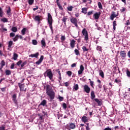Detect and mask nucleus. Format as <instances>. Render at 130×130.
<instances>
[{"label":"nucleus","mask_w":130,"mask_h":130,"mask_svg":"<svg viewBox=\"0 0 130 130\" xmlns=\"http://www.w3.org/2000/svg\"><path fill=\"white\" fill-rule=\"evenodd\" d=\"M125 10H126L125 8H122V9L120 10V12L123 13V12H125Z\"/></svg>","instance_id":"obj_58"},{"label":"nucleus","mask_w":130,"mask_h":130,"mask_svg":"<svg viewBox=\"0 0 130 130\" xmlns=\"http://www.w3.org/2000/svg\"><path fill=\"white\" fill-rule=\"evenodd\" d=\"M116 25H117L116 24V21H114L113 22V30H116Z\"/></svg>","instance_id":"obj_31"},{"label":"nucleus","mask_w":130,"mask_h":130,"mask_svg":"<svg viewBox=\"0 0 130 130\" xmlns=\"http://www.w3.org/2000/svg\"><path fill=\"white\" fill-rule=\"evenodd\" d=\"M35 21H37L39 22V24L40 23V21H41V19H40V17H39V15L36 16L34 18Z\"/></svg>","instance_id":"obj_17"},{"label":"nucleus","mask_w":130,"mask_h":130,"mask_svg":"<svg viewBox=\"0 0 130 130\" xmlns=\"http://www.w3.org/2000/svg\"><path fill=\"white\" fill-rule=\"evenodd\" d=\"M58 99L60 102L63 101V97L60 96V95L58 96Z\"/></svg>","instance_id":"obj_52"},{"label":"nucleus","mask_w":130,"mask_h":130,"mask_svg":"<svg viewBox=\"0 0 130 130\" xmlns=\"http://www.w3.org/2000/svg\"><path fill=\"white\" fill-rule=\"evenodd\" d=\"M7 14L8 16H11V7L8 8V10L7 11Z\"/></svg>","instance_id":"obj_34"},{"label":"nucleus","mask_w":130,"mask_h":130,"mask_svg":"<svg viewBox=\"0 0 130 130\" xmlns=\"http://www.w3.org/2000/svg\"><path fill=\"white\" fill-rule=\"evenodd\" d=\"M23 62V61L22 60H19V61H18L16 63V66H18V67H20V66H21L22 64V63Z\"/></svg>","instance_id":"obj_44"},{"label":"nucleus","mask_w":130,"mask_h":130,"mask_svg":"<svg viewBox=\"0 0 130 130\" xmlns=\"http://www.w3.org/2000/svg\"><path fill=\"white\" fill-rule=\"evenodd\" d=\"M127 56L130 58V51H129L127 53Z\"/></svg>","instance_id":"obj_64"},{"label":"nucleus","mask_w":130,"mask_h":130,"mask_svg":"<svg viewBox=\"0 0 130 130\" xmlns=\"http://www.w3.org/2000/svg\"><path fill=\"white\" fill-rule=\"evenodd\" d=\"M83 89L84 92L87 93V94H89V93H90V91H91V88L89 87V86H88V85H84Z\"/></svg>","instance_id":"obj_8"},{"label":"nucleus","mask_w":130,"mask_h":130,"mask_svg":"<svg viewBox=\"0 0 130 130\" xmlns=\"http://www.w3.org/2000/svg\"><path fill=\"white\" fill-rule=\"evenodd\" d=\"M38 42H37V41L36 40H32V44L34 45H37Z\"/></svg>","instance_id":"obj_51"},{"label":"nucleus","mask_w":130,"mask_h":130,"mask_svg":"<svg viewBox=\"0 0 130 130\" xmlns=\"http://www.w3.org/2000/svg\"><path fill=\"white\" fill-rule=\"evenodd\" d=\"M44 76L45 77H47L49 79L51 80V82H53L54 81L53 79V74L52 73V71H51V69H48L44 73Z\"/></svg>","instance_id":"obj_2"},{"label":"nucleus","mask_w":130,"mask_h":130,"mask_svg":"<svg viewBox=\"0 0 130 130\" xmlns=\"http://www.w3.org/2000/svg\"><path fill=\"white\" fill-rule=\"evenodd\" d=\"M48 23L49 24V27L51 29V31L52 32H53V28L52 27V22H53V20H52V16H51V14H50V13H48Z\"/></svg>","instance_id":"obj_3"},{"label":"nucleus","mask_w":130,"mask_h":130,"mask_svg":"<svg viewBox=\"0 0 130 130\" xmlns=\"http://www.w3.org/2000/svg\"><path fill=\"white\" fill-rule=\"evenodd\" d=\"M44 89L46 88V94L50 97V100H53L55 98V92L52 89L51 86L47 85L46 86H44Z\"/></svg>","instance_id":"obj_1"},{"label":"nucleus","mask_w":130,"mask_h":130,"mask_svg":"<svg viewBox=\"0 0 130 130\" xmlns=\"http://www.w3.org/2000/svg\"><path fill=\"white\" fill-rule=\"evenodd\" d=\"M126 74L127 77H128V78H130V71L128 70V69H127L126 70Z\"/></svg>","instance_id":"obj_30"},{"label":"nucleus","mask_w":130,"mask_h":130,"mask_svg":"<svg viewBox=\"0 0 130 130\" xmlns=\"http://www.w3.org/2000/svg\"><path fill=\"white\" fill-rule=\"evenodd\" d=\"M18 54L17 53H14L13 54V59H14V60H17V58H18Z\"/></svg>","instance_id":"obj_29"},{"label":"nucleus","mask_w":130,"mask_h":130,"mask_svg":"<svg viewBox=\"0 0 130 130\" xmlns=\"http://www.w3.org/2000/svg\"><path fill=\"white\" fill-rule=\"evenodd\" d=\"M98 7H99V9H100L101 10L103 9V8L102 7V4H101V2H98Z\"/></svg>","instance_id":"obj_36"},{"label":"nucleus","mask_w":130,"mask_h":130,"mask_svg":"<svg viewBox=\"0 0 130 130\" xmlns=\"http://www.w3.org/2000/svg\"><path fill=\"white\" fill-rule=\"evenodd\" d=\"M121 82V80H119V79L115 80V83H117V84H118V83H120Z\"/></svg>","instance_id":"obj_55"},{"label":"nucleus","mask_w":130,"mask_h":130,"mask_svg":"<svg viewBox=\"0 0 130 130\" xmlns=\"http://www.w3.org/2000/svg\"><path fill=\"white\" fill-rule=\"evenodd\" d=\"M5 127L4 126L2 127L0 126V130H5Z\"/></svg>","instance_id":"obj_63"},{"label":"nucleus","mask_w":130,"mask_h":130,"mask_svg":"<svg viewBox=\"0 0 130 130\" xmlns=\"http://www.w3.org/2000/svg\"><path fill=\"white\" fill-rule=\"evenodd\" d=\"M74 52L76 55H80V51H79V50L76 49L74 50Z\"/></svg>","instance_id":"obj_38"},{"label":"nucleus","mask_w":130,"mask_h":130,"mask_svg":"<svg viewBox=\"0 0 130 130\" xmlns=\"http://www.w3.org/2000/svg\"><path fill=\"white\" fill-rule=\"evenodd\" d=\"M87 8H82V13H83V14H84V15H86V14H87Z\"/></svg>","instance_id":"obj_27"},{"label":"nucleus","mask_w":130,"mask_h":130,"mask_svg":"<svg viewBox=\"0 0 130 130\" xmlns=\"http://www.w3.org/2000/svg\"><path fill=\"white\" fill-rule=\"evenodd\" d=\"M38 115L40 117V119L42 121H44V118H45V115Z\"/></svg>","instance_id":"obj_24"},{"label":"nucleus","mask_w":130,"mask_h":130,"mask_svg":"<svg viewBox=\"0 0 130 130\" xmlns=\"http://www.w3.org/2000/svg\"><path fill=\"white\" fill-rule=\"evenodd\" d=\"M74 90H75V91H78V90H79V85L75 84L74 86Z\"/></svg>","instance_id":"obj_37"},{"label":"nucleus","mask_w":130,"mask_h":130,"mask_svg":"<svg viewBox=\"0 0 130 130\" xmlns=\"http://www.w3.org/2000/svg\"><path fill=\"white\" fill-rule=\"evenodd\" d=\"M27 64V61H24L21 64V67L23 68V67H25Z\"/></svg>","instance_id":"obj_49"},{"label":"nucleus","mask_w":130,"mask_h":130,"mask_svg":"<svg viewBox=\"0 0 130 130\" xmlns=\"http://www.w3.org/2000/svg\"><path fill=\"white\" fill-rule=\"evenodd\" d=\"M57 106V104L56 103H53V107H56Z\"/></svg>","instance_id":"obj_62"},{"label":"nucleus","mask_w":130,"mask_h":130,"mask_svg":"<svg viewBox=\"0 0 130 130\" xmlns=\"http://www.w3.org/2000/svg\"><path fill=\"white\" fill-rule=\"evenodd\" d=\"M100 76H101L102 78H104V73H103L102 70L100 71Z\"/></svg>","instance_id":"obj_40"},{"label":"nucleus","mask_w":130,"mask_h":130,"mask_svg":"<svg viewBox=\"0 0 130 130\" xmlns=\"http://www.w3.org/2000/svg\"><path fill=\"white\" fill-rule=\"evenodd\" d=\"M91 95V100H94L95 99V97H96V95H95V92L94 91H92L90 93Z\"/></svg>","instance_id":"obj_18"},{"label":"nucleus","mask_w":130,"mask_h":130,"mask_svg":"<svg viewBox=\"0 0 130 130\" xmlns=\"http://www.w3.org/2000/svg\"><path fill=\"white\" fill-rule=\"evenodd\" d=\"M59 9H60V10H62V7L61 6V5H60V3H59V4H57Z\"/></svg>","instance_id":"obj_56"},{"label":"nucleus","mask_w":130,"mask_h":130,"mask_svg":"<svg viewBox=\"0 0 130 130\" xmlns=\"http://www.w3.org/2000/svg\"><path fill=\"white\" fill-rule=\"evenodd\" d=\"M73 9H74V7L73 6H70L67 8V10L70 12H72L73 11Z\"/></svg>","instance_id":"obj_47"},{"label":"nucleus","mask_w":130,"mask_h":130,"mask_svg":"<svg viewBox=\"0 0 130 130\" xmlns=\"http://www.w3.org/2000/svg\"><path fill=\"white\" fill-rule=\"evenodd\" d=\"M94 100L99 106H101L102 105V100H99V99H94Z\"/></svg>","instance_id":"obj_13"},{"label":"nucleus","mask_w":130,"mask_h":130,"mask_svg":"<svg viewBox=\"0 0 130 130\" xmlns=\"http://www.w3.org/2000/svg\"><path fill=\"white\" fill-rule=\"evenodd\" d=\"M70 22H71V23L73 24L76 28H79V25H78V19L76 18L72 17L70 19Z\"/></svg>","instance_id":"obj_5"},{"label":"nucleus","mask_w":130,"mask_h":130,"mask_svg":"<svg viewBox=\"0 0 130 130\" xmlns=\"http://www.w3.org/2000/svg\"><path fill=\"white\" fill-rule=\"evenodd\" d=\"M43 59H44V56L43 55L41 56L40 58L38 60V61L36 62V64L38 66H39L43 61Z\"/></svg>","instance_id":"obj_10"},{"label":"nucleus","mask_w":130,"mask_h":130,"mask_svg":"<svg viewBox=\"0 0 130 130\" xmlns=\"http://www.w3.org/2000/svg\"><path fill=\"white\" fill-rule=\"evenodd\" d=\"M82 34L84 36V40L87 41L89 40V35L88 34V31L85 28L82 30Z\"/></svg>","instance_id":"obj_4"},{"label":"nucleus","mask_w":130,"mask_h":130,"mask_svg":"<svg viewBox=\"0 0 130 130\" xmlns=\"http://www.w3.org/2000/svg\"><path fill=\"white\" fill-rule=\"evenodd\" d=\"M66 74L69 76V77H71L72 76V72L71 71H69L66 72Z\"/></svg>","instance_id":"obj_43"},{"label":"nucleus","mask_w":130,"mask_h":130,"mask_svg":"<svg viewBox=\"0 0 130 130\" xmlns=\"http://www.w3.org/2000/svg\"><path fill=\"white\" fill-rule=\"evenodd\" d=\"M96 50L98 51H100L101 52H102V47L98 46L96 47Z\"/></svg>","instance_id":"obj_32"},{"label":"nucleus","mask_w":130,"mask_h":130,"mask_svg":"<svg viewBox=\"0 0 130 130\" xmlns=\"http://www.w3.org/2000/svg\"><path fill=\"white\" fill-rule=\"evenodd\" d=\"M69 127L72 129H74L76 128V125L74 123H71L69 124Z\"/></svg>","instance_id":"obj_20"},{"label":"nucleus","mask_w":130,"mask_h":130,"mask_svg":"<svg viewBox=\"0 0 130 130\" xmlns=\"http://www.w3.org/2000/svg\"><path fill=\"white\" fill-rule=\"evenodd\" d=\"M120 55L122 58H124L126 56V52L125 51H120Z\"/></svg>","instance_id":"obj_14"},{"label":"nucleus","mask_w":130,"mask_h":130,"mask_svg":"<svg viewBox=\"0 0 130 130\" xmlns=\"http://www.w3.org/2000/svg\"><path fill=\"white\" fill-rule=\"evenodd\" d=\"M4 16V11L3 9L0 7V17H3Z\"/></svg>","instance_id":"obj_46"},{"label":"nucleus","mask_w":130,"mask_h":130,"mask_svg":"<svg viewBox=\"0 0 130 130\" xmlns=\"http://www.w3.org/2000/svg\"><path fill=\"white\" fill-rule=\"evenodd\" d=\"M42 47H45L46 46V43L45 42V40L43 39L41 41Z\"/></svg>","instance_id":"obj_22"},{"label":"nucleus","mask_w":130,"mask_h":130,"mask_svg":"<svg viewBox=\"0 0 130 130\" xmlns=\"http://www.w3.org/2000/svg\"><path fill=\"white\" fill-rule=\"evenodd\" d=\"M39 55V52H37L36 54H32L29 55V57H36V58H38V56Z\"/></svg>","instance_id":"obj_15"},{"label":"nucleus","mask_w":130,"mask_h":130,"mask_svg":"<svg viewBox=\"0 0 130 130\" xmlns=\"http://www.w3.org/2000/svg\"><path fill=\"white\" fill-rule=\"evenodd\" d=\"M60 40L61 41H64V40H66V36L64 35L62 36V35H61Z\"/></svg>","instance_id":"obj_48"},{"label":"nucleus","mask_w":130,"mask_h":130,"mask_svg":"<svg viewBox=\"0 0 130 130\" xmlns=\"http://www.w3.org/2000/svg\"><path fill=\"white\" fill-rule=\"evenodd\" d=\"M0 71L1 72H3V68H4V67H5V66H6V62L5 61V60H3L1 63H0Z\"/></svg>","instance_id":"obj_12"},{"label":"nucleus","mask_w":130,"mask_h":130,"mask_svg":"<svg viewBox=\"0 0 130 130\" xmlns=\"http://www.w3.org/2000/svg\"><path fill=\"white\" fill-rule=\"evenodd\" d=\"M87 126H86V130H90V127H89V123H86Z\"/></svg>","instance_id":"obj_57"},{"label":"nucleus","mask_w":130,"mask_h":130,"mask_svg":"<svg viewBox=\"0 0 130 130\" xmlns=\"http://www.w3.org/2000/svg\"><path fill=\"white\" fill-rule=\"evenodd\" d=\"M14 67H15V63H12V65L11 66L10 68L11 69V70H13V69H14Z\"/></svg>","instance_id":"obj_61"},{"label":"nucleus","mask_w":130,"mask_h":130,"mask_svg":"<svg viewBox=\"0 0 130 130\" xmlns=\"http://www.w3.org/2000/svg\"><path fill=\"white\" fill-rule=\"evenodd\" d=\"M101 15V13L100 12H96L93 15V17H94V19L95 20H98L99 18L100 17V16Z\"/></svg>","instance_id":"obj_11"},{"label":"nucleus","mask_w":130,"mask_h":130,"mask_svg":"<svg viewBox=\"0 0 130 130\" xmlns=\"http://www.w3.org/2000/svg\"><path fill=\"white\" fill-rule=\"evenodd\" d=\"M13 45V41H10L8 43V47L9 48H11L12 47V46Z\"/></svg>","instance_id":"obj_39"},{"label":"nucleus","mask_w":130,"mask_h":130,"mask_svg":"<svg viewBox=\"0 0 130 130\" xmlns=\"http://www.w3.org/2000/svg\"><path fill=\"white\" fill-rule=\"evenodd\" d=\"M75 43H76V41H75V40H72L71 41L70 46L72 48H74V47H75Z\"/></svg>","instance_id":"obj_19"},{"label":"nucleus","mask_w":130,"mask_h":130,"mask_svg":"<svg viewBox=\"0 0 130 130\" xmlns=\"http://www.w3.org/2000/svg\"><path fill=\"white\" fill-rule=\"evenodd\" d=\"M81 119L83 122H88V117L86 116H83Z\"/></svg>","instance_id":"obj_21"},{"label":"nucleus","mask_w":130,"mask_h":130,"mask_svg":"<svg viewBox=\"0 0 130 130\" xmlns=\"http://www.w3.org/2000/svg\"><path fill=\"white\" fill-rule=\"evenodd\" d=\"M12 31H13V32H14L15 33H16V32H17V31H18V29L17 28V27H13L12 28Z\"/></svg>","instance_id":"obj_35"},{"label":"nucleus","mask_w":130,"mask_h":130,"mask_svg":"<svg viewBox=\"0 0 130 130\" xmlns=\"http://www.w3.org/2000/svg\"><path fill=\"white\" fill-rule=\"evenodd\" d=\"M18 39H19V38L18 37V35H17L15 38L13 39V40L14 42H16V41H18Z\"/></svg>","instance_id":"obj_45"},{"label":"nucleus","mask_w":130,"mask_h":130,"mask_svg":"<svg viewBox=\"0 0 130 130\" xmlns=\"http://www.w3.org/2000/svg\"><path fill=\"white\" fill-rule=\"evenodd\" d=\"M18 86L21 91H24V89L25 88V85L24 84H20V83H18Z\"/></svg>","instance_id":"obj_16"},{"label":"nucleus","mask_w":130,"mask_h":130,"mask_svg":"<svg viewBox=\"0 0 130 130\" xmlns=\"http://www.w3.org/2000/svg\"><path fill=\"white\" fill-rule=\"evenodd\" d=\"M12 101L15 104L16 106H18L19 105L18 104V99H17V94H14L12 95Z\"/></svg>","instance_id":"obj_7"},{"label":"nucleus","mask_w":130,"mask_h":130,"mask_svg":"<svg viewBox=\"0 0 130 130\" xmlns=\"http://www.w3.org/2000/svg\"><path fill=\"white\" fill-rule=\"evenodd\" d=\"M84 70H85V68H84V66L83 64L80 65V70L78 71V75H82L84 72Z\"/></svg>","instance_id":"obj_9"},{"label":"nucleus","mask_w":130,"mask_h":130,"mask_svg":"<svg viewBox=\"0 0 130 130\" xmlns=\"http://www.w3.org/2000/svg\"><path fill=\"white\" fill-rule=\"evenodd\" d=\"M90 85L92 88H94V81H89Z\"/></svg>","instance_id":"obj_50"},{"label":"nucleus","mask_w":130,"mask_h":130,"mask_svg":"<svg viewBox=\"0 0 130 130\" xmlns=\"http://www.w3.org/2000/svg\"><path fill=\"white\" fill-rule=\"evenodd\" d=\"M77 64L76 63H74L71 65V67L72 68H76Z\"/></svg>","instance_id":"obj_60"},{"label":"nucleus","mask_w":130,"mask_h":130,"mask_svg":"<svg viewBox=\"0 0 130 130\" xmlns=\"http://www.w3.org/2000/svg\"><path fill=\"white\" fill-rule=\"evenodd\" d=\"M62 108H63V109H67V104H66L64 103H63Z\"/></svg>","instance_id":"obj_54"},{"label":"nucleus","mask_w":130,"mask_h":130,"mask_svg":"<svg viewBox=\"0 0 130 130\" xmlns=\"http://www.w3.org/2000/svg\"><path fill=\"white\" fill-rule=\"evenodd\" d=\"M67 20H68V18H66V17H64L62 19V22H63L64 25H66V24H67Z\"/></svg>","instance_id":"obj_41"},{"label":"nucleus","mask_w":130,"mask_h":130,"mask_svg":"<svg viewBox=\"0 0 130 130\" xmlns=\"http://www.w3.org/2000/svg\"><path fill=\"white\" fill-rule=\"evenodd\" d=\"M5 74L6 76H10V75H11L12 72L10 70H6L5 71Z\"/></svg>","instance_id":"obj_26"},{"label":"nucleus","mask_w":130,"mask_h":130,"mask_svg":"<svg viewBox=\"0 0 130 130\" xmlns=\"http://www.w3.org/2000/svg\"><path fill=\"white\" fill-rule=\"evenodd\" d=\"M46 100H44L43 101H42L41 102V103L40 104V106L42 105V106H45V105H46Z\"/></svg>","instance_id":"obj_25"},{"label":"nucleus","mask_w":130,"mask_h":130,"mask_svg":"<svg viewBox=\"0 0 130 130\" xmlns=\"http://www.w3.org/2000/svg\"><path fill=\"white\" fill-rule=\"evenodd\" d=\"M27 30V28H23L22 30H21V33L22 35H25V33H26V31Z\"/></svg>","instance_id":"obj_33"},{"label":"nucleus","mask_w":130,"mask_h":130,"mask_svg":"<svg viewBox=\"0 0 130 130\" xmlns=\"http://www.w3.org/2000/svg\"><path fill=\"white\" fill-rule=\"evenodd\" d=\"M93 13H94V11H89L87 13V16H91V15L93 14Z\"/></svg>","instance_id":"obj_53"},{"label":"nucleus","mask_w":130,"mask_h":130,"mask_svg":"<svg viewBox=\"0 0 130 130\" xmlns=\"http://www.w3.org/2000/svg\"><path fill=\"white\" fill-rule=\"evenodd\" d=\"M82 48L83 52H88L89 51V49L87 48L85 46H83Z\"/></svg>","instance_id":"obj_23"},{"label":"nucleus","mask_w":130,"mask_h":130,"mask_svg":"<svg viewBox=\"0 0 130 130\" xmlns=\"http://www.w3.org/2000/svg\"><path fill=\"white\" fill-rule=\"evenodd\" d=\"M34 4V0H28V5L32 6Z\"/></svg>","instance_id":"obj_42"},{"label":"nucleus","mask_w":130,"mask_h":130,"mask_svg":"<svg viewBox=\"0 0 130 130\" xmlns=\"http://www.w3.org/2000/svg\"><path fill=\"white\" fill-rule=\"evenodd\" d=\"M118 11H117V13L113 11L112 13L111 14L110 18V19L112 21H113V20H114V18H116V17H118Z\"/></svg>","instance_id":"obj_6"},{"label":"nucleus","mask_w":130,"mask_h":130,"mask_svg":"<svg viewBox=\"0 0 130 130\" xmlns=\"http://www.w3.org/2000/svg\"><path fill=\"white\" fill-rule=\"evenodd\" d=\"M15 36V33L14 32H11L10 34V37H14Z\"/></svg>","instance_id":"obj_59"},{"label":"nucleus","mask_w":130,"mask_h":130,"mask_svg":"<svg viewBox=\"0 0 130 130\" xmlns=\"http://www.w3.org/2000/svg\"><path fill=\"white\" fill-rule=\"evenodd\" d=\"M1 21L3 23H8L9 22L8 20V18H4L1 19Z\"/></svg>","instance_id":"obj_28"}]
</instances>
